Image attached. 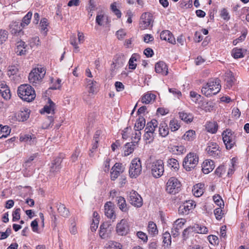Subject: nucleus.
<instances>
[{
  "instance_id": "37998d69",
  "label": "nucleus",
  "mask_w": 249,
  "mask_h": 249,
  "mask_svg": "<svg viewBox=\"0 0 249 249\" xmlns=\"http://www.w3.org/2000/svg\"><path fill=\"white\" fill-rule=\"evenodd\" d=\"M11 26L12 34L18 35L21 34L23 28L20 26V24L18 25V23L15 22Z\"/></svg>"
},
{
  "instance_id": "de8ad7c7",
  "label": "nucleus",
  "mask_w": 249,
  "mask_h": 249,
  "mask_svg": "<svg viewBox=\"0 0 249 249\" xmlns=\"http://www.w3.org/2000/svg\"><path fill=\"white\" fill-rule=\"evenodd\" d=\"M206 128L208 132L215 133L217 130L218 125L215 122H209L207 124Z\"/></svg>"
},
{
  "instance_id": "1a4fd4ad",
  "label": "nucleus",
  "mask_w": 249,
  "mask_h": 249,
  "mask_svg": "<svg viewBox=\"0 0 249 249\" xmlns=\"http://www.w3.org/2000/svg\"><path fill=\"white\" fill-rule=\"evenodd\" d=\"M207 154L211 157L218 158L221 155L219 146L215 142H211L206 149Z\"/></svg>"
},
{
  "instance_id": "603ef678",
  "label": "nucleus",
  "mask_w": 249,
  "mask_h": 249,
  "mask_svg": "<svg viewBox=\"0 0 249 249\" xmlns=\"http://www.w3.org/2000/svg\"><path fill=\"white\" fill-rule=\"evenodd\" d=\"M169 126L172 131H175L179 129L180 125L177 120H171L169 124Z\"/></svg>"
},
{
  "instance_id": "72a5a7b5",
  "label": "nucleus",
  "mask_w": 249,
  "mask_h": 249,
  "mask_svg": "<svg viewBox=\"0 0 249 249\" xmlns=\"http://www.w3.org/2000/svg\"><path fill=\"white\" fill-rule=\"evenodd\" d=\"M105 249H122V245L114 241H108L105 246Z\"/></svg>"
},
{
  "instance_id": "6e6552de",
  "label": "nucleus",
  "mask_w": 249,
  "mask_h": 249,
  "mask_svg": "<svg viewBox=\"0 0 249 249\" xmlns=\"http://www.w3.org/2000/svg\"><path fill=\"white\" fill-rule=\"evenodd\" d=\"M142 163L138 158L133 159L130 163L129 174L131 178H136L139 176L142 172Z\"/></svg>"
},
{
  "instance_id": "7ed1b4c3",
  "label": "nucleus",
  "mask_w": 249,
  "mask_h": 249,
  "mask_svg": "<svg viewBox=\"0 0 249 249\" xmlns=\"http://www.w3.org/2000/svg\"><path fill=\"white\" fill-rule=\"evenodd\" d=\"M18 94L19 97L28 102L33 101L36 96L35 91L29 84H23L18 88Z\"/></svg>"
},
{
  "instance_id": "5fc2aeb1",
  "label": "nucleus",
  "mask_w": 249,
  "mask_h": 249,
  "mask_svg": "<svg viewBox=\"0 0 249 249\" xmlns=\"http://www.w3.org/2000/svg\"><path fill=\"white\" fill-rule=\"evenodd\" d=\"M232 56L235 58H241L243 57L241 49L234 48L232 50Z\"/></svg>"
},
{
  "instance_id": "412c9836",
  "label": "nucleus",
  "mask_w": 249,
  "mask_h": 249,
  "mask_svg": "<svg viewBox=\"0 0 249 249\" xmlns=\"http://www.w3.org/2000/svg\"><path fill=\"white\" fill-rule=\"evenodd\" d=\"M62 161V158L57 157L53 160L50 166V172L52 173H57L61 168V163Z\"/></svg>"
},
{
  "instance_id": "6e6d98bb",
  "label": "nucleus",
  "mask_w": 249,
  "mask_h": 249,
  "mask_svg": "<svg viewBox=\"0 0 249 249\" xmlns=\"http://www.w3.org/2000/svg\"><path fill=\"white\" fill-rule=\"evenodd\" d=\"M141 132L140 131L135 130L134 134H133L132 136V140L133 143L135 144L137 143L141 139Z\"/></svg>"
},
{
  "instance_id": "4d7b16f0",
  "label": "nucleus",
  "mask_w": 249,
  "mask_h": 249,
  "mask_svg": "<svg viewBox=\"0 0 249 249\" xmlns=\"http://www.w3.org/2000/svg\"><path fill=\"white\" fill-rule=\"evenodd\" d=\"M220 16L225 20H229L230 19V16L228 10L225 8H223L220 11Z\"/></svg>"
},
{
  "instance_id": "4c0bfd02",
  "label": "nucleus",
  "mask_w": 249,
  "mask_h": 249,
  "mask_svg": "<svg viewBox=\"0 0 249 249\" xmlns=\"http://www.w3.org/2000/svg\"><path fill=\"white\" fill-rule=\"evenodd\" d=\"M196 138V132L193 130H189L185 132L182 136V139L186 141H191Z\"/></svg>"
},
{
  "instance_id": "49530a36",
  "label": "nucleus",
  "mask_w": 249,
  "mask_h": 249,
  "mask_svg": "<svg viewBox=\"0 0 249 249\" xmlns=\"http://www.w3.org/2000/svg\"><path fill=\"white\" fill-rule=\"evenodd\" d=\"M167 165L170 168H173L175 171L178 170L179 168L178 162L175 159L171 158L168 159L167 160Z\"/></svg>"
},
{
  "instance_id": "c85d7f7f",
  "label": "nucleus",
  "mask_w": 249,
  "mask_h": 249,
  "mask_svg": "<svg viewBox=\"0 0 249 249\" xmlns=\"http://www.w3.org/2000/svg\"><path fill=\"white\" fill-rule=\"evenodd\" d=\"M116 201L118 206L120 209L123 212H126L128 210L125 199L122 196H117L116 197Z\"/></svg>"
},
{
  "instance_id": "393cba45",
  "label": "nucleus",
  "mask_w": 249,
  "mask_h": 249,
  "mask_svg": "<svg viewBox=\"0 0 249 249\" xmlns=\"http://www.w3.org/2000/svg\"><path fill=\"white\" fill-rule=\"evenodd\" d=\"M21 142H28L30 144H34L36 142V138L34 135L25 134L21 135L19 138Z\"/></svg>"
},
{
  "instance_id": "9d476101",
  "label": "nucleus",
  "mask_w": 249,
  "mask_h": 249,
  "mask_svg": "<svg viewBox=\"0 0 249 249\" xmlns=\"http://www.w3.org/2000/svg\"><path fill=\"white\" fill-rule=\"evenodd\" d=\"M7 74L12 81L19 82L21 80L20 74L18 66L11 65L8 67Z\"/></svg>"
},
{
  "instance_id": "338daca9",
  "label": "nucleus",
  "mask_w": 249,
  "mask_h": 249,
  "mask_svg": "<svg viewBox=\"0 0 249 249\" xmlns=\"http://www.w3.org/2000/svg\"><path fill=\"white\" fill-rule=\"evenodd\" d=\"M80 150L79 149L76 148L71 156V160L72 162H75L77 160L78 157L80 155Z\"/></svg>"
},
{
  "instance_id": "e2e57ef3",
  "label": "nucleus",
  "mask_w": 249,
  "mask_h": 249,
  "mask_svg": "<svg viewBox=\"0 0 249 249\" xmlns=\"http://www.w3.org/2000/svg\"><path fill=\"white\" fill-rule=\"evenodd\" d=\"M225 168L224 166L221 165L216 169L215 171V174L219 177H221L222 176L223 173L225 172Z\"/></svg>"
},
{
  "instance_id": "09e8293b",
  "label": "nucleus",
  "mask_w": 249,
  "mask_h": 249,
  "mask_svg": "<svg viewBox=\"0 0 249 249\" xmlns=\"http://www.w3.org/2000/svg\"><path fill=\"white\" fill-rule=\"evenodd\" d=\"M155 136V133H153L151 132H147V131H145V134L143 136L144 140L146 142L150 143L153 142Z\"/></svg>"
},
{
  "instance_id": "aec40b11",
  "label": "nucleus",
  "mask_w": 249,
  "mask_h": 249,
  "mask_svg": "<svg viewBox=\"0 0 249 249\" xmlns=\"http://www.w3.org/2000/svg\"><path fill=\"white\" fill-rule=\"evenodd\" d=\"M155 69L157 73H160L163 75H166L168 73L167 66L163 61L157 62L155 65Z\"/></svg>"
},
{
  "instance_id": "f3484780",
  "label": "nucleus",
  "mask_w": 249,
  "mask_h": 249,
  "mask_svg": "<svg viewBox=\"0 0 249 249\" xmlns=\"http://www.w3.org/2000/svg\"><path fill=\"white\" fill-rule=\"evenodd\" d=\"M185 222V219L183 218L178 219L175 222L172 230V234L174 237L179 234V231L182 228Z\"/></svg>"
},
{
  "instance_id": "dca6fc26",
  "label": "nucleus",
  "mask_w": 249,
  "mask_h": 249,
  "mask_svg": "<svg viewBox=\"0 0 249 249\" xmlns=\"http://www.w3.org/2000/svg\"><path fill=\"white\" fill-rule=\"evenodd\" d=\"M105 214L108 218L115 219L114 204L110 201L107 202L104 206Z\"/></svg>"
},
{
  "instance_id": "052dcab7",
  "label": "nucleus",
  "mask_w": 249,
  "mask_h": 249,
  "mask_svg": "<svg viewBox=\"0 0 249 249\" xmlns=\"http://www.w3.org/2000/svg\"><path fill=\"white\" fill-rule=\"evenodd\" d=\"M214 214L215 215V218H216V219H217V220L221 219V218L222 217V215L223 214V213H222V210L221 207L217 208L215 209L214 210Z\"/></svg>"
},
{
  "instance_id": "2f4dec72",
  "label": "nucleus",
  "mask_w": 249,
  "mask_h": 249,
  "mask_svg": "<svg viewBox=\"0 0 249 249\" xmlns=\"http://www.w3.org/2000/svg\"><path fill=\"white\" fill-rule=\"evenodd\" d=\"M179 118L186 123H190L192 122L194 119V116L191 113H187L185 112H179Z\"/></svg>"
},
{
  "instance_id": "7c9ffc66",
  "label": "nucleus",
  "mask_w": 249,
  "mask_h": 249,
  "mask_svg": "<svg viewBox=\"0 0 249 249\" xmlns=\"http://www.w3.org/2000/svg\"><path fill=\"white\" fill-rule=\"evenodd\" d=\"M147 231L149 234L154 236L157 235L158 230L156 224L152 221H150L147 226Z\"/></svg>"
},
{
  "instance_id": "69168bd1",
  "label": "nucleus",
  "mask_w": 249,
  "mask_h": 249,
  "mask_svg": "<svg viewBox=\"0 0 249 249\" xmlns=\"http://www.w3.org/2000/svg\"><path fill=\"white\" fill-rule=\"evenodd\" d=\"M40 25L41 26V29L42 31H44L45 32V33H46L47 32V26H48L47 24V19L46 18H43L41 20Z\"/></svg>"
},
{
  "instance_id": "774afa93",
  "label": "nucleus",
  "mask_w": 249,
  "mask_h": 249,
  "mask_svg": "<svg viewBox=\"0 0 249 249\" xmlns=\"http://www.w3.org/2000/svg\"><path fill=\"white\" fill-rule=\"evenodd\" d=\"M40 43L39 38L38 36H36L35 37L32 38L30 41V43L31 46L33 47L35 45H39Z\"/></svg>"
},
{
  "instance_id": "f03ea898",
  "label": "nucleus",
  "mask_w": 249,
  "mask_h": 249,
  "mask_svg": "<svg viewBox=\"0 0 249 249\" xmlns=\"http://www.w3.org/2000/svg\"><path fill=\"white\" fill-rule=\"evenodd\" d=\"M45 74V69L41 66L33 69L29 74V83L33 86H37L41 83Z\"/></svg>"
},
{
  "instance_id": "4be33fe9",
  "label": "nucleus",
  "mask_w": 249,
  "mask_h": 249,
  "mask_svg": "<svg viewBox=\"0 0 249 249\" xmlns=\"http://www.w3.org/2000/svg\"><path fill=\"white\" fill-rule=\"evenodd\" d=\"M214 168V162L212 160H205L202 164V170L205 174H207L212 171Z\"/></svg>"
},
{
  "instance_id": "bf43d9fd",
  "label": "nucleus",
  "mask_w": 249,
  "mask_h": 249,
  "mask_svg": "<svg viewBox=\"0 0 249 249\" xmlns=\"http://www.w3.org/2000/svg\"><path fill=\"white\" fill-rule=\"evenodd\" d=\"M213 199L216 205L221 207L222 205H224V202L222 200L221 197L218 195H214L213 196Z\"/></svg>"
},
{
  "instance_id": "f8f14e48",
  "label": "nucleus",
  "mask_w": 249,
  "mask_h": 249,
  "mask_svg": "<svg viewBox=\"0 0 249 249\" xmlns=\"http://www.w3.org/2000/svg\"><path fill=\"white\" fill-rule=\"evenodd\" d=\"M130 203L135 207H140L142 205V199L140 195L135 191H132L129 194Z\"/></svg>"
},
{
  "instance_id": "c9c22d12",
  "label": "nucleus",
  "mask_w": 249,
  "mask_h": 249,
  "mask_svg": "<svg viewBox=\"0 0 249 249\" xmlns=\"http://www.w3.org/2000/svg\"><path fill=\"white\" fill-rule=\"evenodd\" d=\"M108 21V17L105 15L98 14L96 18V22L100 26L104 25L105 23Z\"/></svg>"
},
{
  "instance_id": "e433bc0d",
  "label": "nucleus",
  "mask_w": 249,
  "mask_h": 249,
  "mask_svg": "<svg viewBox=\"0 0 249 249\" xmlns=\"http://www.w3.org/2000/svg\"><path fill=\"white\" fill-rule=\"evenodd\" d=\"M140 56L137 53H133L131 58H130L128 64H129V68L132 70H134L136 69L137 64L135 62L137 61V59L139 58Z\"/></svg>"
},
{
  "instance_id": "a211bd4d",
  "label": "nucleus",
  "mask_w": 249,
  "mask_h": 249,
  "mask_svg": "<svg viewBox=\"0 0 249 249\" xmlns=\"http://www.w3.org/2000/svg\"><path fill=\"white\" fill-rule=\"evenodd\" d=\"M108 223H103L100 227L99 235L102 239H107L109 237L111 229Z\"/></svg>"
},
{
  "instance_id": "20e7f679",
  "label": "nucleus",
  "mask_w": 249,
  "mask_h": 249,
  "mask_svg": "<svg viewBox=\"0 0 249 249\" xmlns=\"http://www.w3.org/2000/svg\"><path fill=\"white\" fill-rule=\"evenodd\" d=\"M198 156L195 153H189L184 158L183 161V166L187 171L194 169L198 162Z\"/></svg>"
},
{
  "instance_id": "bb28decb",
  "label": "nucleus",
  "mask_w": 249,
  "mask_h": 249,
  "mask_svg": "<svg viewBox=\"0 0 249 249\" xmlns=\"http://www.w3.org/2000/svg\"><path fill=\"white\" fill-rule=\"evenodd\" d=\"M27 45L23 41H20L18 43L17 50L16 51V53L18 55H24L27 53L26 49Z\"/></svg>"
},
{
  "instance_id": "b1692460",
  "label": "nucleus",
  "mask_w": 249,
  "mask_h": 249,
  "mask_svg": "<svg viewBox=\"0 0 249 249\" xmlns=\"http://www.w3.org/2000/svg\"><path fill=\"white\" fill-rule=\"evenodd\" d=\"M204 184L202 183H198L194 186L192 189L194 195L196 197H199L202 195L204 193Z\"/></svg>"
},
{
  "instance_id": "4468645a",
  "label": "nucleus",
  "mask_w": 249,
  "mask_h": 249,
  "mask_svg": "<svg viewBox=\"0 0 249 249\" xmlns=\"http://www.w3.org/2000/svg\"><path fill=\"white\" fill-rule=\"evenodd\" d=\"M151 22L152 18L150 14L145 13L141 16L140 28L142 30L145 29L151 25Z\"/></svg>"
},
{
  "instance_id": "39448f33",
  "label": "nucleus",
  "mask_w": 249,
  "mask_h": 249,
  "mask_svg": "<svg viewBox=\"0 0 249 249\" xmlns=\"http://www.w3.org/2000/svg\"><path fill=\"white\" fill-rule=\"evenodd\" d=\"M222 139L226 148L228 150L231 149L235 145V135L231 130L226 129L223 132Z\"/></svg>"
},
{
  "instance_id": "ea45409f",
  "label": "nucleus",
  "mask_w": 249,
  "mask_h": 249,
  "mask_svg": "<svg viewBox=\"0 0 249 249\" xmlns=\"http://www.w3.org/2000/svg\"><path fill=\"white\" fill-rule=\"evenodd\" d=\"M135 146V144L133 142H128L127 143L124 147V155L125 156H128L131 153H132L134 149V146Z\"/></svg>"
},
{
  "instance_id": "a19ab883",
  "label": "nucleus",
  "mask_w": 249,
  "mask_h": 249,
  "mask_svg": "<svg viewBox=\"0 0 249 249\" xmlns=\"http://www.w3.org/2000/svg\"><path fill=\"white\" fill-rule=\"evenodd\" d=\"M32 17V13L29 12L23 18L22 22L20 23V26L22 28H24L27 26L31 22V18Z\"/></svg>"
},
{
  "instance_id": "13d9d810",
  "label": "nucleus",
  "mask_w": 249,
  "mask_h": 249,
  "mask_svg": "<svg viewBox=\"0 0 249 249\" xmlns=\"http://www.w3.org/2000/svg\"><path fill=\"white\" fill-rule=\"evenodd\" d=\"M20 209L17 208L13 213V219L12 220L14 222L18 221L20 218Z\"/></svg>"
},
{
  "instance_id": "473e14b6",
  "label": "nucleus",
  "mask_w": 249,
  "mask_h": 249,
  "mask_svg": "<svg viewBox=\"0 0 249 249\" xmlns=\"http://www.w3.org/2000/svg\"><path fill=\"white\" fill-rule=\"evenodd\" d=\"M57 207L58 212L61 216L66 217L69 215V211L64 204L61 203L57 204Z\"/></svg>"
},
{
  "instance_id": "864d4df0",
  "label": "nucleus",
  "mask_w": 249,
  "mask_h": 249,
  "mask_svg": "<svg viewBox=\"0 0 249 249\" xmlns=\"http://www.w3.org/2000/svg\"><path fill=\"white\" fill-rule=\"evenodd\" d=\"M227 78L225 79V80L227 83V86L231 87L234 83V77L233 76L232 73L231 72L227 73Z\"/></svg>"
},
{
  "instance_id": "a18cd8bd",
  "label": "nucleus",
  "mask_w": 249,
  "mask_h": 249,
  "mask_svg": "<svg viewBox=\"0 0 249 249\" xmlns=\"http://www.w3.org/2000/svg\"><path fill=\"white\" fill-rule=\"evenodd\" d=\"M53 119L52 116H48L42 124V127L43 129H48L53 125Z\"/></svg>"
},
{
  "instance_id": "3c124183",
  "label": "nucleus",
  "mask_w": 249,
  "mask_h": 249,
  "mask_svg": "<svg viewBox=\"0 0 249 249\" xmlns=\"http://www.w3.org/2000/svg\"><path fill=\"white\" fill-rule=\"evenodd\" d=\"M8 34L5 30H0V45L5 42L8 38Z\"/></svg>"
},
{
  "instance_id": "5701e85b",
  "label": "nucleus",
  "mask_w": 249,
  "mask_h": 249,
  "mask_svg": "<svg viewBox=\"0 0 249 249\" xmlns=\"http://www.w3.org/2000/svg\"><path fill=\"white\" fill-rule=\"evenodd\" d=\"M159 134L162 137H165L169 134V130L167 124L164 121L160 123L159 128Z\"/></svg>"
},
{
  "instance_id": "f257e3e1",
  "label": "nucleus",
  "mask_w": 249,
  "mask_h": 249,
  "mask_svg": "<svg viewBox=\"0 0 249 249\" xmlns=\"http://www.w3.org/2000/svg\"><path fill=\"white\" fill-rule=\"evenodd\" d=\"M220 81L218 79H213L203 86L201 93L208 97L217 94L220 90Z\"/></svg>"
},
{
  "instance_id": "58836bf2",
  "label": "nucleus",
  "mask_w": 249,
  "mask_h": 249,
  "mask_svg": "<svg viewBox=\"0 0 249 249\" xmlns=\"http://www.w3.org/2000/svg\"><path fill=\"white\" fill-rule=\"evenodd\" d=\"M145 125V120L143 117L139 118L135 123L134 128L135 130L140 131L143 128Z\"/></svg>"
},
{
  "instance_id": "f704fd0d",
  "label": "nucleus",
  "mask_w": 249,
  "mask_h": 249,
  "mask_svg": "<svg viewBox=\"0 0 249 249\" xmlns=\"http://www.w3.org/2000/svg\"><path fill=\"white\" fill-rule=\"evenodd\" d=\"M192 232H195L200 234H205L208 232V229L205 226L199 225L198 224L195 225L192 227Z\"/></svg>"
},
{
  "instance_id": "c03bdc74",
  "label": "nucleus",
  "mask_w": 249,
  "mask_h": 249,
  "mask_svg": "<svg viewBox=\"0 0 249 249\" xmlns=\"http://www.w3.org/2000/svg\"><path fill=\"white\" fill-rule=\"evenodd\" d=\"M49 105H46L43 108L44 112L49 114H53L54 113L55 104L51 100H49Z\"/></svg>"
},
{
  "instance_id": "6ab92c4d",
  "label": "nucleus",
  "mask_w": 249,
  "mask_h": 249,
  "mask_svg": "<svg viewBox=\"0 0 249 249\" xmlns=\"http://www.w3.org/2000/svg\"><path fill=\"white\" fill-rule=\"evenodd\" d=\"M160 38L161 40L167 41L171 44H176V39L172 33L169 30L162 31L160 34Z\"/></svg>"
},
{
  "instance_id": "8fccbe9b",
  "label": "nucleus",
  "mask_w": 249,
  "mask_h": 249,
  "mask_svg": "<svg viewBox=\"0 0 249 249\" xmlns=\"http://www.w3.org/2000/svg\"><path fill=\"white\" fill-rule=\"evenodd\" d=\"M163 243L167 246H170L171 244V236L168 232H165L162 235Z\"/></svg>"
},
{
  "instance_id": "0e129e2a",
  "label": "nucleus",
  "mask_w": 249,
  "mask_h": 249,
  "mask_svg": "<svg viewBox=\"0 0 249 249\" xmlns=\"http://www.w3.org/2000/svg\"><path fill=\"white\" fill-rule=\"evenodd\" d=\"M0 93L5 100L9 99L11 98L10 91L8 88L6 89V90H4V91L1 92Z\"/></svg>"
},
{
  "instance_id": "423d86ee",
  "label": "nucleus",
  "mask_w": 249,
  "mask_h": 249,
  "mask_svg": "<svg viewBox=\"0 0 249 249\" xmlns=\"http://www.w3.org/2000/svg\"><path fill=\"white\" fill-rule=\"evenodd\" d=\"M180 189L181 183L177 178L172 177L168 179L166 187L168 193L174 195L178 193Z\"/></svg>"
},
{
  "instance_id": "79ce46f5",
  "label": "nucleus",
  "mask_w": 249,
  "mask_h": 249,
  "mask_svg": "<svg viewBox=\"0 0 249 249\" xmlns=\"http://www.w3.org/2000/svg\"><path fill=\"white\" fill-rule=\"evenodd\" d=\"M86 86L89 89V93H93L95 90L96 82L90 79H86Z\"/></svg>"
},
{
  "instance_id": "a878e982",
  "label": "nucleus",
  "mask_w": 249,
  "mask_h": 249,
  "mask_svg": "<svg viewBox=\"0 0 249 249\" xmlns=\"http://www.w3.org/2000/svg\"><path fill=\"white\" fill-rule=\"evenodd\" d=\"M156 97V96L154 94L150 92H147L142 96L141 101L142 103L148 104L154 102Z\"/></svg>"
},
{
  "instance_id": "9b49d317",
  "label": "nucleus",
  "mask_w": 249,
  "mask_h": 249,
  "mask_svg": "<svg viewBox=\"0 0 249 249\" xmlns=\"http://www.w3.org/2000/svg\"><path fill=\"white\" fill-rule=\"evenodd\" d=\"M129 230V226L125 219H122L116 225V231L119 235H125Z\"/></svg>"
},
{
  "instance_id": "0eeeda50",
  "label": "nucleus",
  "mask_w": 249,
  "mask_h": 249,
  "mask_svg": "<svg viewBox=\"0 0 249 249\" xmlns=\"http://www.w3.org/2000/svg\"><path fill=\"white\" fill-rule=\"evenodd\" d=\"M164 171V163L162 160H157L151 163V172L154 178H160L163 175Z\"/></svg>"
},
{
  "instance_id": "680f3d73",
  "label": "nucleus",
  "mask_w": 249,
  "mask_h": 249,
  "mask_svg": "<svg viewBox=\"0 0 249 249\" xmlns=\"http://www.w3.org/2000/svg\"><path fill=\"white\" fill-rule=\"evenodd\" d=\"M185 148L184 146H176L174 147V151L176 152L177 154H183L185 152Z\"/></svg>"
},
{
  "instance_id": "c756f323",
  "label": "nucleus",
  "mask_w": 249,
  "mask_h": 249,
  "mask_svg": "<svg viewBox=\"0 0 249 249\" xmlns=\"http://www.w3.org/2000/svg\"><path fill=\"white\" fill-rule=\"evenodd\" d=\"M158 125V121L155 119H152L150 122L147 123L144 131L155 133V129Z\"/></svg>"
},
{
  "instance_id": "ddd939ff",
  "label": "nucleus",
  "mask_w": 249,
  "mask_h": 249,
  "mask_svg": "<svg viewBox=\"0 0 249 249\" xmlns=\"http://www.w3.org/2000/svg\"><path fill=\"white\" fill-rule=\"evenodd\" d=\"M195 206V202L194 201L190 200L186 201L179 206L178 212L183 214H188L190 211L193 209Z\"/></svg>"
},
{
  "instance_id": "cd10ccee",
  "label": "nucleus",
  "mask_w": 249,
  "mask_h": 249,
  "mask_svg": "<svg viewBox=\"0 0 249 249\" xmlns=\"http://www.w3.org/2000/svg\"><path fill=\"white\" fill-rule=\"evenodd\" d=\"M16 120L18 122H23L26 121L29 117V114L27 110L20 111L15 114Z\"/></svg>"
},
{
  "instance_id": "2eb2a0df",
  "label": "nucleus",
  "mask_w": 249,
  "mask_h": 249,
  "mask_svg": "<svg viewBox=\"0 0 249 249\" xmlns=\"http://www.w3.org/2000/svg\"><path fill=\"white\" fill-rule=\"evenodd\" d=\"M110 173L111 179L115 180L116 179L121 173H122L124 171L122 163H116L111 169Z\"/></svg>"
}]
</instances>
